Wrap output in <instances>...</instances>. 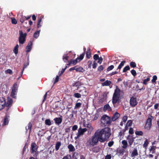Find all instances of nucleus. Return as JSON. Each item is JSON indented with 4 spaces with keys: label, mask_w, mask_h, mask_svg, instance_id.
<instances>
[{
    "label": "nucleus",
    "mask_w": 159,
    "mask_h": 159,
    "mask_svg": "<svg viewBox=\"0 0 159 159\" xmlns=\"http://www.w3.org/2000/svg\"><path fill=\"white\" fill-rule=\"evenodd\" d=\"M125 152V150L123 148L118 149L117 150V153H119L120 155H123Z\"/></svg>",
    "instance_id": "obj_30"
},
{
    "label": "nucleus",
    "mask_w": 159,
    "mask_h": 159,
    "mask_svg": "<svg viewBox=\"0 0 159 159\" xmlns=\"http://www.w3.org/2000/svg\"><path fill=\"white\" fill-rule=\"evenodd\" d=\"M75 70L76 72H83L84 70L82 67L80 66L77 68L76 67Z\"/></svg>",
    "instance_id": "obj_35"
},
{
    "label": "nucleus",
    "mask_w": 159,
    "mask_h": 159,
    "mask_svg": "<svg viewBox=\"0 0 159 159\" xmlns=\"http://www.w3.org/2000/svg\"><path fill=\"white\" fill-rule=\"evenodd\" d=\"M153 79L152 80V83H154L156 82V80L157 79V77L156 75H154L153 76Z\"/></svg>",
    "instance_id": "obj_48"
},
{
    "label": "nucleus",
    "mask_w": 159,
    "mask_h": 159,
    "mask_svg": "<svg viewBox=\"0 0 159 159\" xmlns=\"http://www.w3.org/2000/svg\"><path fill=\"white\" fill-rule=\"evenodd\" d=\"M68 148L69 149V151L70 152H74L75 150L74 147L71 144L68 145Z\"/></svg>",
    "instance_id": "obj_24"
},
{
    "label": "nucleus",
    "mask_w": 159,
    "mask_h": 159,
    "mask_svg": "<svg viewBox=\"0 0 159 159\" xmlns=\"http://www.w3.org/2000/svg\"><path fill=\"white\" fill-rule=\"evenodd\" d=\"M122 144H123L122 147L124 149H126L128 146L127 142L126 140H124L121 142Z\"/></svg>",
    "instance_id": "obj_18"
},
{
    "label": "nucleus",
    "mask_w": 159,
    "mask_h": 159,
    "mask_svg": "<svg viewBox=\"0 0 159 159\" xmlns=\"http://www.w3.org/2000/svg\"><path fill=\"white\" fill-rule=\"evenodd\" d=\"M69 56L67 54L64 55L63 56V60L65 62H66L68 60Z\"/></svg>",
    "instance_id": "obj_28"
},
{
    "label": "nucleus",
    "mask_w": 159,
    "mask_h": 159,
    "mask_svg": "<svg viewBox=\"0 0 159 159\" xmlns=\"http://www.w3.org/2000/svg\"><path fill=\"white\" fill-rule=\"evenodd\" d=\"M132 121L131 120H129L128 121L126 125L128 126H130L132 125Z\"/></svg>",
    "instance_id": "obj_51"
},
{
    "label": "nucleus",
    "mask_w": 159,
    "mask_h": 159,
    "mask_svg": "<svg viewBox=\"0 0 159 159\" xmlns=\"http://www.w3.org/2000/svg\"><path fill=\"white\" fill-rule=\"evenodd\" d=\"M61 145V143L60 142H57L55 145V149L56 151H57L59 150Z\"/></svg>",
    "instance_id": "obj_29"
},
{
    "label": "nucleus",
    "mask_w": 159,
    "mask_h": 159,
    "mask_svg": "<svg viewBox=\"0 0 159 159\" xmlns=\"http://www.w3.org/2000/svg\"><path fill=\"white\" fill-rule=\"evenodd\" d=\"M114 68V66L113 65H111L109 66L107 69V71H108L112 70Z\"/></svg>",
    "instance_id": "obj_53"
},
{
    "label": "nucleus",
    "mask_w": 159,
    "mask_h": 159,
    "mask_svg": "<svg viewBox=\"0 0 159 159\" xmlns=\"http://www.w3.org/2000/svg\"><path fill=\"white\" fill-rule=\"evenodd\" d=\"M98 63L101 64L102 63L103 60L102 57H99V59H98Z\"/></svg>",
    "instance_id": "obj_59"
},
{
    "label": "nucleus",
    "mask_w": 159,
    "mask_h": 159,
    "mask_svg": "<svg viewBox=\"0 0 159 159\" xmlns=\"http://www.w3.org/2000/svg\"><path fill=\"white\" fill-rule=\"evenodd\" d=\"M130 66L132 68H134L136 67V63L133 61H132L130 62Z\"/></svg>",
    "instance_id": "obj_46"
},
{
    "label": "nucleus",
    "mask_w": 159,
    "mask_h": 159,
    "mask_svg": "<svg viewBox=\"0 0 159 159\" xmlns=\"http://www.w3.org/2000/svg\"><path fill=\"white\" fill-rule=\"evenodd\" d=\"M148 144V141L146 139L144 143L143 144V147L144 148H146Z\"/></svg>",
    "instance_id": "obj_52"
},
{
    "label": "nucleus",
    "mask_w": 159,
    "mask_h": 159,
    "mask_svg": "<svg viewBox=\"0 0 159 159\" xmlns=\"http://www.w3.org/2000/svg\"><path fill=\"white\" fill-rule=\"evenodd\" d=\"M59 75H57L54 81V84L58 81L59 80Z\"/></svg>",
    "instance_id": "obj_62"
},
{
    "label": "nucleus",
    "mask_w": 159,
    "mask_h": 159,
    "mask_svg": "<svg viewBox=\"0 0 159 159\" xmlns=\"http://www.w3.org/2000/svg\"><path fill=\"white\" fill-rule=\"evenodd\" d=\"M129 133L130 134H134L133 129V128H130L129 130Z\"/></svg>",
    "instance_id": "obj_63"
},
{
    "label": "nucleus",
    "mask_w": 159,
    "mask_h": 159,
    "mask_svg": "<svg viewBox=\"0 0 159 159\" xmlns=\"http://www.w3.org/2000/svg\"><path fill=\"white\" fill-rule=\"evenodd\" d=\"M134 139L135 138L131 136L130 135H129L127 137L126 139L128 140L129 146L130 147L134 142Z\"/></svg>",
    "instance_id": "obj_10"
},
{
    "label": "nucleus",
    "mask_w": 159,
    "mask_h": 159,
    "mask_svg": "<svg viewBox=\"0 0 159 159\" xmlns=\"http://www.w3.org/2000/svg\"><path fill=\"white\" fill-rule=\"evenodd\" d=\"M67 66H66L64 68L62 69L61 71H59V72L58 75H59V76H61L63 74V73L65 71V70L67 68Z\"/></svg>",
    "instance_id": "obj_37"
},
{
    "label": "nucleus",
    "mask_w": 159,
    "mask_h": 159,
    "mask_svg": "<svg viewBox=\"0 0 159 159\" xmlns=\"http://www.w3.org/2000/svg\"><path fill=\"white\" fill-rule=\"evenodd\" d=\"M120 116V115L118 112H116L113 115L111 119L112 121H114L116 120Z\"/></svg>",
    "instance_id": "obj_13"
},
{
    "label": "nucleus",
    "mask_w": 159,
    "mask_h": 159,
    "mask_svg": "<svg viewBox=\"0 0 159 159\" xmlns=\"http://www.w3.org/2000/svg\"><path fill=\"white\" fill-rule=\"evenodd\" d=\"M127 116H123L122 118V120L123 121H124V122H125L127 120Z\"/></svg>",
    "instance_id": "obj_61"
},
{
    "label": "nucleus",
    "mask_w": 159,
    "mask_h": 159,
    "mask_svg": "<svg viewBox=\"0 0 159 159\" xmlns=\"http://www.w3.org/2000/svg\"><path fill=\"white\" fill-rule=\"evenodd\" d=\"M45 124L46 125H52L50 119H46L45 120Z\"/></svg>",
    "instance_id": "obj_38"
},
{
    "label": "nucleus",
    "mask_w": 159,
    "mask_h": 159,
    "mask_svg": "<svg viewBox=\"0 0 159 159\" xmlns=\"http://www.w3.org/2000/svg\"><path fill=\"white\" fill-rule=\"evenodd\" d=\"M40 30L36 31L34 34V37L37 39L39 36Z\"/></svg>",
    "instance_id": "obj_32"
},
{
    "label": "nucleus",
    "mask_w": 159,
    "mask_h": 159,
    "mask_svg": "<svg viewBox=\"0 0 159 159\" xmlns=\"http://www.w3.org/2000/svg\"><path fill=\"white\" fill-rule=\"evenodd\" d=\"M150 80V79L149 77H147L143 80V83L144 85H146L148 84V82Z\"/></svg>",
    "instance_id": "obj_41"
},
{
    "label": "nucleus",
    "mask_w": 159,
    "mask_h": 159,
    "mask_svg": "<svg viewBox=\"0 0 159 159\" xmlns=\"http://www.w3.org/2000/svg\"><path fill=\"white\" fill-rule=\"evenodd\" d=\"M131 73L132 75L134 76H135L136 75L137 73L136 71L134 70H132L131 71Z\"/></svg>",
    "instance_id": "obj_55"
},
{
    "label": "nucleus",
    "mask_w": 159,
    "mask_h": 159,
    "mask_svg": "<svg viewBox=\"0 0 159 159\" xmlns=\"http://www.w3.org/2000/svg\"><path fill=\"white\" fill-rule=\"evenodd\" d=\"M111 135V129L109 128L106 127L101 130L98 129L93 136L92 142L94 144H96L98 141L104 142L108 140Z\"/></svg>",
    "instance_id": "obj_1"
},
{
    "label": "nucleus",
    "mask_w": 159,
    "mask_h": 159,
    "mask_svg": "<svg viewBox=\"0 0 159 159\" xmlns=\"http://www.w3.org/2000/svg\"><path fill=\"white\" fill-rule=\"evenodd\" d=\"M156 147L155 146H151L150 147V148L149 149L150 152H152V153H154L156 151Z\"/></svg>",
    "instance_id": "obj_23"
},
{
    "label": "nucleus",
    "mask_w": 159,
    "mask_h": 159,
    "mask_svg": "<svg viewBox=\"0 0 159 159\" xmlns=\"http://www.w3.org/2000/svg\"><path fill=\"white\" fill-rule=\"evenodd\" d=\"M82 105V103L81 102H77L75 104V107L74 109L79 108L81 107Z\"/></svg>",
    "instance_id": "obj_34"
},
{
    "label": "nucleus",
    "mask_w": 159,
    "mask_h": 159,
    "mask_svg": "<svg viewBox=\"0 0 159 159\" xmlns=\"http://www.w3.org/2000/svg\"><path fill=\"white\" fill-rule=\"evenodd\" d=\"M86 57L88 59H89L91 57V53L90 49L86 52Z\"/></svg>",
    "instance_id": "obj_27"
},
{
    "label": "nucleus",
    "mask_w": 159,
    "mask_h": 159,
    "mask_svg": "<svg viewBox=\"0 0 159 159\" xmlns=\"http://www.w3.org/2000/svg\"><path fill=\"white\" fill-rule=\"evenodd\" d=\"M62 117L61 116L60 117H56L54 119V120L55 121L56 124L59 125L62 122Z\"/></svg>",
    "instance_id": "obj_12"
},
{
    "label": "nucleus",
    "mask_w": 159,
    "mask_h": 159,
    "mask_svg": "<svg viewBox=\"0 0 159 159\" xmlns=\"http://www.w3.org/2000/svg\"><path fill=\"white\" fill-rule=\"evenodd\" d=\"M11 23L12 24L16 25L17 23V21L14 17H12L11 18Z\"/></svg>",
    "instance_id": "obj_40"
},
{
    "label": "nucleus",
    "mask_w": 159,
    "mask_h": 159,
    "mask_svg": "<svg viewBox=\"0 0 159 159\" xmlns=\"http://www.w3.org/2000/svg\"><path fill=\"white\" fill-rule=\"evenodd\" d=\"M99 117V114L98 113L95 114L93 118V120H97Z\"/></svg>",
    "instance_id": "obj_58"
},
{
    "label": "nucleus",
    "mask_w": 159,
    "mask_h": 159,
    "mask_svg": "<svg viewBox=\"0 0 159 159\" xmlns=\"http://www.w3.org/2000/svg\"><path fill=\"white\" fill-rule=\"evenodd\" d=\"M33 154V157H30V159H37V155L38 154V152L37 151L34 152H31Z\"/></svg>",
    "instance_id": "obj_19"
},
{
    "label": "nucleus",
    "mask_w": 159,
    "mask_h": 159,
    "mask_svg": "<svg viewBox=\"0 0 159 159\" xmlns=\"http://www.w3.org/2000/svg\"><path fill=\"white\" fill-rule=\"evenodd\" d=\"M114 143V142L113 141H110L108 143V146L109 147H111L113 145Z\"/></svg>",
    "instance_id": "obj_56"
},
{
    "label": "nucleus",
    "mask_w": 159,
    "mask_h": 159,
    "mask_svg": "<svg viewBox=\"0 0 159 159\" xmlns=\"http://www.w3.org/2000/svg\"><path fill=\"white\" fill-rule=\"evenodd\" d=\"M17 90V85L16 83H15L12 87V89L11 93V96L13 98H15L16 95Z\"/></svg>",
    "instance_id": "obj_6"
},
{
    "label": "nucleus",
    "mask_w": 159,
    "mask_h": 159,
    "mask_svg": "<svg viewBox=\"0 0 159 159\" xmlns=\"http://www.w3.org/2000/svg\"><path fill=\"white\" fill-rule=\"evenodd\" d=\"M143 132L142 131H136L135 132V134L137 135L142 136L143 135Z\"/></svg>",
    "instance_id": "obj_43"
},
{
    "label": "nucleus",
    "mask_w": 159,
    "mask_h": 159,
    "mask_svg": "<svg viewBox=\"0 0 159 159\" xmlns=\"http://www.w3.org/2000/svg\"><path fill=\"white\" fill-rule=\"evenodd\" d=\"M152 125V124H149L148 123H145V128L147 129V130H149L151 126Z\"/></svg>",
    "instance_id": "obj_39"
},
{
    "label": "nucleus",
    "mask_w": 159,
    "mask_h": 159,
    "mask_svg": "<svg viewBox=\"0 0 159 159\" xmlns=\"http://www.w3.org/2000/svg\"><path fill=\"white\" fill-rule=\"evenodd\" d=\"M81 85L79 81L76 82L72 84V86L73 87H75L77 88V89L79 88V86Z\"/></svg>",
    "instance_id": "obj_31"
},
{
    "label": "nucleus",
    "mask_w": 159,
    "mask_h": 159,
    "mask_svg": "<svg viewBox=\"0 0 159 159\" xmlns=\"http://www.w3.org/2000/svg\"><path fill=\"white\" fill-rule=\"evenodd\" d=\"M30 52V43H28L27 46L26 48V50H25V52L26 53V55L27 56H28L27 57V63H25L23 68L22 70H24L25 68H26L27 66H28L29 64V55H28V53Z\"/></svg>",
    "instance_id": "obj_5"
},
{
    "label": "nucleus",
    "mask_w": 159,
    "mask_h": 159,
    "mask_svg": "<svg viewBox=\"0 0 159 159\" xmlns=\"http://www.w3.org/2000/svg\"><path fill=\"white\" fill-rule=\"evenodd\" d=\"M8 117L9 116H5L4 119L3 123L2 124V126H3L8 124L9 122Z\"/></svg>",
    "instance_id": "obj_17"
},
{
    "label": "nucleus",
    "mask_w": 159,
    "mask_h": 159,
    "mask_svg": "<svg viewBox=\"0 0 159 159\" xmlns=\"http://www.w3.org/2000/svg\"><path fill=\"white\" fill-rule=\"evenodd\" d=\"M111 122V118L106 115H103L101 119V124L102 127L109 126Z\"/></svg>",
    "instance_id": "obj_3"
},
{
    "label": "nucleus",
    "mask_w": 159,
    "mask_h": 159,
    "mask_svg": "<svg viewBox=\"0 0 159 159\" xmlns=\"http://www.w3.org/2000/svg\"><path fill=\"white\" fill-rule=\"evenodd\" d=\"M99 56L97 54H95L93 55V58L95 60H97L99 59Z\"/></svg>",
    "instance_id": "obj_57"
},
{
    "label": "nucleus",
    "mask_w": 159,
    "mask_h": 159,
    "mask_svg": "<svg viewBox=\"0 0 159 159\" xmlns=\"http://www.w3.org/2000/svg\"><path fill=\"white\" fill-rule=\"evenodd\" d=\"M138 155L137 150L136 148H134L131 154L132 157L137 156Z\"/></svg>",
    "instance_id": "obj_20"
},
{
    "label": "nucleus",
    "mask_w": 159,
    "mask_h": 159,
    "mask_svg": "<svg viewBox=\"0 0 159 159\" xmlns=\"http://www.w3.org/2000/svg\"><path fill=\"white\" fill-rule=\"evenodd\" d=\"M19 32L20 36L19 38V42L20 44H23L25 41L27 34L26 33H24L22 30H19Z\"/></svg>",
    "instance_id": "obj_4"
},
{
    "label": "nucleus",
    "mask_w": 159,
    "mask_h": 159,
    "mask_svg": "<svg viewBox=\"0 0 159 159\" xmlns=\"http://www.w3.org/2000/svg\"><path fill=\"white\" fill-rule=\"evenodd\" d=\"M73 96L75 98H79L81 97V95L80 93H75L74 94Z\"/></svg>",
    "instance_id": "obj_42"
},
{
    "label": "nucleus",
    "mask_w": 159,
    "mask_h": 159,
    "mask_svg": "<svg viewBox=\"0 0 159 159\" xmlns=\"http://www.w3.org/2000/svg\"><path fill=\"white\" fill-rule=\"evenodd\" d=\"M77 62H79V61H78L77 58L75 60H73L72 59H71L70 60V63H71V64L73 65H75Z\"/></svg>",
    "instance_id": "obj_36"
},
{
    "label": "nucleus",
    "mask_w": 159,
    "mask_h": 159,
    "mask_svg": "<svg viewBox=\"0 0 159 159\" xmlns=\"http://www.w3.org/2000/svg\"><path fill=\"white\" fill-rule=\"evenodd\" d=\"M125 63V61H122L120 63L119 65V66L117 68V70L119 69V72L120 71V70L121 68L122 67V66H124V64Z\"/></svg>",
    "instance_id": "obj_26"
},
{
    "label": "nucleus",
    "mask_w": 159,
    "mask_h": 159,
    "mask_svg": "<svg viewBox=\"0 0 159 159\" xmlns=\"http://www.w3.org/2000/svg\"><path fill=\"white\" fill-rule=\"evenodd\" d=\"M30 18V16H28L25 20L24 22L22 23L23 26L25 27L27 26L28 25L30 24V20H28Z\"/></svg>",
    "instance_id": "obj_15"
},
{
    "label": "nucleus",
    "mask_w": 159,
    "mask_h": 159,
    "mask_svg": "<svg viewBox=\"0 0 159 159\" xmlns=\"http://www.w3.org/2000/svg\"><path fill=\"white\" fill-rule=\"evenodd\" d=\"M27 18V17L25 16H22L20 19V21L22 24L23 22L25 21V20Z\"/></svg>",
    "instance_id": "obj_47"
},
{
    "label": "nucleus",
    "mask_w": 159,
    "mask_h": 159,
    "mask_svg": "<svg viewBox=\"0 0 159 159\" xmlns=\"http://www.w3.org/2000/svg\"><path fill=\"white\" fill-rule=\"evenodd\" d=\"M130 69V67L128 65L125 66L123 69V72H125L127 70H129Z\"/></svg>",
    "instance_id": "obj_44"
},
{
    "label": "nucleus",
    "mask_w": 159,
    "mask_h": 159,
    "mask_svg": "<svg viewBox=\"0 0 159 159\" xmlns=\"http://www.w3.org/2000/svg\"><path fill=\"white\" fill-rule=\"evenodd\" d=\"M152 119L148 117L146 123H148L152 124Z\"/></svg>",
    "instance_id": "obj_54"
},
{
    "label": "nucleus",
    "mask_w": 159,
    "mask_h": 159,
    "mask_svg": "<svg viewBox=\"0 0 159 159\" xmlns=\"http://www.w3.org/2000/svg\"><path fill=\"white\" fill-rule=\"evenodd\" d=\"M111 154L107 155L105 156V159H111Z\"/></svg>",
    "instance_id": "obj_64"
},
{
    "label": "nucleus",
    "mask_w": 159,
    "mask_h": 159,
    "mask_svg": "<svg viewBox=\"0 0 159 159\" xmlns=\"http://www.w3.org/2000/svg\"><path fill=\"white\" fill-rule=\"evenodd\" d=\"M87 130V129L86 128L84 129H82L81 128H79L77 136L75 137V139L76 140L78 139L81 135L84 134V133Z\"/></svg>",
    "instance_id": "obj_7"
},
{
    "label": "nucleus",
    "mask_w": 159,
    "mask_h": 159,
    "mask_svg": "<svg viewBox=\"0 0 159 159\" xmlns=\"http://www.w3.org/2000/svg\"><path fill=\"white\" fill-rule=\"evenodd\" d=\"M78 128V126L76 125H74L73 126L72 129L73 131H75Z\"/></svg>",
    "instance_id": "obj_60"
},
{
    "label": "nucleus",
    "mask_w": 159,
    "mask_h": 159,
    "mask_svg": "<svg viewBox=\"0 0 159 159\" xmlns=\"http://www.w3.org/2000/svg\"><path fill=\"white\" fill-rule=\"evenodd\" d=\"M100 150V148L98 146H96L93 147L92 149V151L93 152L97 153Z\"/></svg>",
    "instance_id": "obj_21"
},
{
    "label": "nucleus",
    "mask_w": 159,
    "mask_h": 159,
    "mask_svg": "<svg viewBox=\"0 0 159 159\" xmlns=\"http://www.w3.org/2000/svg\"><path fill=\"white\" fill-rule=\"evenodd\" d=\"M7 103H6L5 105L7 107L9 108L12 105L13 102V100L11 98H9V97L7 98Z\"/></svg>",
    "instance_id": "obj_14"
},
{
    "label": "nucleus",
    "mask_w": 159,
    "mask_h": 159,
    "mask_svg": "<svg viewBox=\"0 0 159 159\" xmlns=\"http://www.w3.org/2000/svg\"><path fill=\"white\" fill-rule=\"evenodd\" d=\"M129 103L131 107H135L138 104L136 98L133 96L132 97L129 101Z\"/></svg>",
    "instance_id": "obj_8"
},
{
    "label": "nucleus",
    "mask_w": 159,
    "mask_h": 159,
    "mask_svg": "<svg viewBox=\"0 0 159 159\" xmlns=\"http://www.w3.org/2000/svg\"><path fill=\"white\" fill-rule=\"evenodd\" d=\"M62 159H72V157L70 155L67 154L64 156Z\"/></svg>",
    "instance_id": "obj_45"
},
{
    "label": "nucleus",
    "mask_w": 159,
    "mask_h": 159,
    "mask_svg": "<svg viewBox=\"0 0 159 159\" xmlns=\"http://www.w3.org/2000/svg\"><path fill=\"white\" fill-rule=\"evenodd\" d=\"M104 69V67L102 66V65H101L99 66L98 68V71H99L100 72H101Z\"/></svg>",
    "instance_id": "obj_50"
},
{
    "label": "nucleus",
    "mask_w": 159,
    "mask_h": 159,
    "mask_svg": "<svg viewBox=\"0 0 159 159\" xmlns=\"http://www.w3.org/2000/svg\"><path fill=\"white\" fill-rule=\"evenodd\" d=\"M5 104V99L3 97H2L0 99V110H2L4 108Z\"/></svg>",
    "instance_id": "obj_9"
},
{
    "label": "nucleus",
    "mask_w": 159,
    "mask_h": 159,
    "mask_svg": "<svg viewBox=\"0 0 159 159\" xmlns=\"http://www.w3.org/2000/svg\"><path fill=\"white\" fill-rule=\"evenodd\" d=\"M121 91L118 88V86H116L112 98V103L114 105L117 102H119L120 100V93Z\"/></svg>",
    "instance_id": "obj_2"
},
{
    "label": "nucleus",
    "mask_w": 159,
    "mask_h": 159,
    "mask_svg": "<svg viewBox=\"0 0 159 159\" xmlns=\"http://www.w3.org/2000/svg\"><path fill=\"white\" fill-rule=\"evenodd\" d=\"M19 48V45L18 44H17L15 46L14 50L13 52L16 55L18 53V48Z\"/></svg>",
    "instance_id": "obj_33"
},
{
    "label": "nucleus",
    "mask_w": 159,
    "mask_h": 159,
    "mask_svg": "<svg viewBox=\"0 0 159 159\" xmlns=\"http://www.w3.org/2000/svg\"><path fill=\"white\" fill-rule=\"evenodd\" d=\"M84 55L85 52H84L81 54L79 57H78L77 58H76L78 61L80 62L83 59Z\"/></svg>",
    "instance_id": "obj_25"
},
{
    "label": "nucleus",
    "mask_w": 159,
    "mask_h": 159,
    "mask_svg": "<svg viewBox=\"0 0 159 159\" xmlns=\"http://www.w3.org/2000/svg\"><path fill=\"white\" fill-rule=\"evenodd\" d=\"M111 83V82L110 81L107 80L104 82L102 83V85L103 86H108L110 85Z\"/></svg>",
    "instance_id": "obj_22"
},
{
    "label": "nucleus",
    "mask_w": 159,
    "mask_h": 159,
    "mask_svg": "<svg viewBox=\"0 0 159 159\" xmlns=\"http://www.w3.org/2000/svg\"><path fill=\"white\" fill-rule=\"evenodd\" d=\"M31 152H34L37 151L38 148V146L35 143H32L31 144Z\"/></svg>",
    "instance_id": "obj_11"
},
{
    "label": "nucleus",
    "mask_w": 159,
    "mask_h": 159,
    "mask_svg": "<svg viewBox=\"0 0 159 159\" xmlns=\"http://www.w3.org/2000/svg\"><path fill=\"white\" fill-rule=\"evenodd\" d=\"M5 73L7 74H9L10 75H12L13 74V72L12 70L10 69H8L5 71Z\"/></svg>",
    "instance_id": "obj_49"
},
{
    "label": "nucleus",
    "mask_w": 159,
    "mask_h": 159,
    "mask_svg": "<svg viewBox=\"0 0 159 159\" xmlns=\"http://www.w3.org/2000/svg\"><path fill=\"white\" fill-rule=\"evenodd\" d=\"M103 110L104 111H105L106 110H107L108 111H111V108L109 104H107L104 106Z\"/></svg>",
    "instance_id": "obj_16"
}]
</instances>
